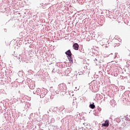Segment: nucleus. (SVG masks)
<instances>
[{
    "label": "nucleus",
    "instance_id": "nucleus-1",
    "mask_svg": "<svg viewBox=\"0 0 130 130\" xmlns=\"http://www.w3.org/2000/svg\"><path fill=\"white\" fill-rule=\"evenodd\" d=\"M102 125L103 126H106V127H108L109 126V120H106L105 121V123H103L102 124Z\"/></svg>",
    "mask_w": 130,
    "mask_h": 130
},
{
    "label": "nucleus",
    "instance_id": "nucleus-2",
    "mask_svg": "<svg viewBox=\"0 0 130 130\" xmlns=\"http://www.w3.org/2000/svg\"><path fill=\"white\" fill-rule=\"evenodd\" d=\"M73 47L75 50H79V44L78 43L74 44Z\"/></svg>",
    "mask_w": 130,
    "mask_h": 130
},
{
    "label": "nucleus",
    "instance_id": "nucleus-3",
    "mask_svg": "<svg viewBox=\"0 0 130 130\" xmlns=\"http://www.w3.org/2000/svg\"><path fill=\"white\" fill-rule=\"evenodd\" d=\"M66 54L68 55V56H72V52H71L70 50H69L67 52H66Z\"/></svg>",
    "mask_w": 130,
    "mask_h": 130
},
{
    "label": "nucleus",
    "instance_id": "nucleus-4",
    "mask_svg": "<svg viewBox=\"0 0 130 130\" xmlns=\"http://www.w3.org/2000/svg\"><path fill=\"white\" fill-rule=\"evenodd\" d=\"M68 58L71 63H74V62L73 61V58H72V56H68Z\"/></svg>",
    "mask_w": 130,
    "mask_h": 130
},
{
    "label": "nucleus",
    "instance_id": "nucleus-5",
    "mask_svg": "<svg viewBox=\"0 0 130 130\" xmlns=\"http://www.w3.org/2000/svg\"><path fill=\"white\" fill-rule=\"evenodd\" d=\"M89 107L91 108V109H94V108H95V105H94V103L92 104H90L89 105Z\"/></svg>",
    "mask_w": 130,
    "mask_h": 130
},
{
    "label": "nucleus",
    "instance_id": "nucleus-6",
    "mask_svg": "<svg viewBox=\"0 0 130 130\" xmlns=\"http://www.w3.org/2000/svg\"><path fill=\"white\" fill-rule=\"evenodd\" d=\"M126 64L128 65V67H130V60H129L127 61Z\"/></svg>",
    "mask_w": 130,
    "mask_h": 130
},
{
    "label": "nucleus",
    "instance_id": "nucleus-7",
    "mask_svg": "<svg viewBox=\"0 0 130 130\" xmlns=\"http://www.w3.org/2000/svg\"><path fill=\"white\" fill-rule=\"evenodd\" d=\"M62 86H64V85H63V84H62Z\"/></svg>",
    "mask_w": 130,
    "mask_h": 130
}]
</instances>
